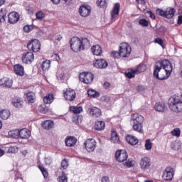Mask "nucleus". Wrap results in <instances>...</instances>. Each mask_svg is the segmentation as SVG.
Returning a JSON list of instances; mask_svg holds the SVG:
<instances>
[{"label": "nucleus", "mask_w": 182, "mask_h": 182, "mask_svg": "<svg viewBox=\"0 0 182 182\" xmlns=\"http://www.w3.org/2000/svg\"><path fill=\"white\" fill-rule=\"evenodd\" d=\"M26 96L28 103H35V94L33 92H28Z\"/></svg>", "instance_id": "nucleus-32"}, {"label": "nucleus", "mask_w": 182, "mask_h": 182, "mask_svg": "<svg viewBox=\"0 0 182 182\" xmlns=\"http://www.w3.org/2000/svg\"><path fill=\"white\" fill-rule=\"evenodd\" d=\"M70 110L75 113V114H77L83 112V108L82 107H70Z\"/></svg>", "instance_id": "nucleus-35"}, {"label": "nucleus", "mask_w": 182, "mask_h": 182, "mask_svg": "<svg viewBox=\"0 0 182 182\" xmlns=\"http://www.w3.org/2000/svg\"><path fill=\"white\" fill-rule=\"evenodd\" d=\"M126 140L129 144H131V146H136V144L139 143V139H137V138L133 135H127Z\"/></svg>", "instance_id": "nucleus-25"}, {"label": "nucleus", "mask_w": 182, "mask_h": 182, "mask_svg": "<svg viewBox=\"0 0 182 182\" xmlns=\"http://www.w3.org/2000/svg\"><path fill=\"white\" fill-rule=\"evenodd\" d=\"M143 122H144V117L139 114H133L131 117V124L135 132L143 134Z\"/></svg>", "instance_id": "nucleus-3"}, {"label": "nucleus", "mask_w": 182, "mask_h": 182, "mask_svg": "<svg viewBox=\"0 0 182 182\" xmlns=\"http://www.w3.org/2000/svg\"><path fill=\"white\" fill-rule=\"evenodd\" d=\"M173 72V65L168 60L157 61L154 67V76L159 80L167 79Z\"/></svg>", "instance_id": "nucleus-1"}, {"label": "nucleus", "mask_w": 182, "mask_h": 182, "mask_svg": "<svg viewBox=\"0 0 182 182\" xmlns=\"http://www.w3.org/2000/svg\"><path fill=\"white\" fill-rule=\"evenodd\" d=\"M119 52L121 58H129L132 53V47L127 43H122L119 45Z\"/></svg>", "instance_id": "nucleus-7"}, {"label": "nucleus", "mask_w": 182, "mask_h": 182, "mask_svg": "<svg viewBox=\"0 0 182 182\" xmlns=\"http://www.w3.org/2000/svg\"><path fill=\"white\" fill-rule=\"evenodd\" d=\"M84 144L85 145L86 150H87L89 153L95 151V149H96V141L94 139H87Z\"/></svg>", "instance_id": "nucleus-13"}, {"label": "nucleus", "mask_w": 182, "mask_h": 182, "mask_svg": "<svg viewBox=\"0 0 182 182\" xmlns=\"http://www.w3.org/2000/svg\"><path fill=\"white\" fill-rule=\"evenodd\" d=\"M64 97L69 102H73L76 99V92L72 89H67L66 92H64Z\"/></svg>", "instance_id": "nucleus-16"}, {"label": "nucleus", "mask_w": 182, "mask_h": 182, "mask_svg": "<svg viewBox=\"0 0 182 182\" xmlns=\"http://www.w3.org/2000/svg\"><path fill=\"white\" fill-rule=\"evenodd\" d=\"M11 116V112L8 109H3L0 112V117L3 120H7V119H9V117Z\"/></svg>", "instance_id": "nucleus-28"}, {"label": "nucleus", "mask_w": 182, "mask_h": 182, "mask_svg": "<svg viewBox=\"0 0 182 182\" xmlns=\"http://www.w3.org/2000/svg\"><path fill=\"white\" fill-rule=\"evenodd\" d=\"M43 102L46 105H50L53 102V95L49 94L47 96L44 97Z\"/></svg>", "instance_id": "nucleus-33"}, {"label": "nucleus", "mask_w": 182, "mask_h": 182, "mask_svg": "<svg viewBox=\"0 0 182 182\" xmlns=\"http://www.w3.org/2000/svg\"><path fill=\"white\" fill-rule=\"evenodd\" d=\"M6 14L8 12L6 11V9H1L0 10V22H5V18H6Z\"/></svg>", "instance_id": "nucleus-36"}, {"label": "nucleus", "mask_w": 182, "mask_h": 182, "mask_svg": "<svg viewBox=\"0 0 182 182\" xmlns=\"http://www.w3.org/2000/svg\"><path fill=\"white\" fill-rule=\"evenodd\" d=\"M38 168L41 171L43 177L45 178H46L48 177V171L46 170V168H45V167H43V166H42L41 165L38 166Z\"/></svg>", "instance_id": "nucleus-43"}, {"label": "nucleus", "mask_w": 182, "mask_h": 182, "mask_svg": "<svg viewBox=\"0 0 182 182\" xmlns=\"http://www.w3.org/2000/svg\"><path fill=\"white\" fill-rule=\"evenodd\" d=\"M112 55L113 56V58H117L119 59V58H122V55L120 54V51L117 52V51H113L112 53Z\"/></svg>", "instance_id": "nucleus-54"}, {"label": "nucleus", "mask_w": 182, "mask_h": 182, "mask_svg": "<svg viewBox=\"0 0 182 182\" xmlns=\"http://www.w3.org/2000/svg\"><path fill=\"white\" fill-rule=\"evenodd\" d=\"M18 136L20 139H29L31 137V132L26 128L18 130Z\"/></svg>", "instance_id": "nucleus-19"}, {"label": "nucleus", "mask_w": 182, "mask_h": 182, "mask_svg": "<svg viewBox=\"0 0 182 182\" xmlns=\"http://www.w3.org/2000/svg\"><path fill=\"white\" fill-rule=\"evenodd\" d=\"M63 37L62 36V35L58 34V35L55 36V42H60L61 39H63Z\"/></svg>", "instance_id": "nucleus-57"}, {"label": "nucleus", "mask_w": 182, "mask_h": 182, "mask_svg": "<svg viewBox=\"0 0 182 182\" xmlns=\"http://www.w3.org/2000/svg\"><path fill=\"white\" fill-rule=\"evenodd\" d=\"M154 43H158V45H160L163 49H164V41H163V39L161 38H157L154 40Z\"/></svg>", "instance_id": "nucleus-47"}, {"label": "nucleus", "mask_w": 182, "mask_h": 182, "mask_svg": "<svg viewBox=\"0 0 182 182\" xmlns=\"http://www.w3.org/2000/svg\"><path fill=\"white\" fill-rule=\"evenodd\" d=\"M127 157H129V155L127 154V151H126V150H118L115 153V159H117V161L119 163L126 161V160H127Z\"/></svg>", "instance_id": "nucleus-11"}, {"label": "nucleus", "mask_w": 182, "mask_h": 182, "mask_svg": "<svg viewBox=\"0 0 182 182\" xmlns=\"http://www.w3.org/2000/svg\"><path fill=\"white\" fill-rule=\"evenodd\" d=\"M68 166H69L68 160L64 159L61 161V167L64 168V170H66V168H68Z\"/></svg>", "instance_id": "nucleus-51"}, {"label": "nucleus", "mask_w": 182, "mask_h": 182, "mask_svg": "<svg viewBox=\"0 0 182 182\" xmlns=\"http://www.w3.org/2000/svg\"><path fill=\"white\" fill-rule=\"evenodd\" d=\"M93 79H95V75L92 73H82L80 74V80L82 82V83H85L86 85H90L92 82H93Z\"/></svg>", "instance_id": "nucleus-8"}, {"label": "nucleus", "mask_w": 182, "mask_h": 182, "mask_svg": "<svg viewBox=\"0 0 182 182\" xmlns=\"http://www.w3.org/2000/svg\"><path fill=\"white\" fill-rule=\"evenodd\" d=\"M171 147L173 150H180V148L181 147V142L175 141L171 143Z\"/></svg>", "instance_id": "nucleus-38"}, {"label": "nucleus", "mask_w": 182, "mask_h": 182, "mask_svg": "<svg viewBox=\"0 0 182 182\" xmlns=\"http://www.w3.org/2000/svg\"><path fill=\"white\" fill-rule=\"evenodd\" d=\"M50 68V60H45L42 63V69L43 70H48Z\"/></svg>", "instance_id": "nucleus-40"}, {"label": "nucleus", "mask_w": 182, "mask_h": 182, "mask_svg": "<svg viewBox=\"0 0 182 182\" xmlns=\"http://www.w3.org/2000/svg\"><path fill=\"white\" fill-rule=\"evenodd\" d=\"M12 80L9 78H5L1 81V86L4 87H12Z\"/></svg>", "instance_id": "nucleus-30"}, {"label": "nucleus", "mask_w": 182, "mask_h": 182, "mask_svg": "<svg viewBox=\"0 0 182 182\" xmlns=\"http://www.w3.org/2000/svg\"><path fill=\"white\" fill-rule=\"evenodd\" d=\"M77 141V139H76L74 136H68L65 139V145L68 147H73L75 144H76V142Z\"/></svg>", "instance_id": "nucleus-22"}, {"label": "nucleus", "mask_w": 182, "mask_h": 182, "mask_svg": "<svg viewBox=\"0 0 182 182\" xmlns=\"http://www.w3.org/2000/svg\"><path fill=\"white\" fill-rule=\"evenodd\" d=\"M94 66L97 69H106V68L109 66V64L107 63V61H106L105 60L101 59L97 60L94 63Z\"/></svg>", "instance_id": "nucleus-17"}, {"label": "nucleus", "mask_w": 182, "mask_h": 182, "mask_svg": "<svg viewBox=\"0 0 182 182\" xmlns=\"http://www.w3.org/2000/svg\"><path fill=\"white\" fill-rule=\"evenodd\" d=\"M9 23H16L19 21V14L13 11L8 15Z\"/></svg>", "instance_id": "nucleus-18"}, {"label": "nucleus", "mask_w": 182, "mask_h": 182, "mask_svg": "<svg viewBox=\"0 0 182 182\" xmlns=\"http://www.w3.org/2000/svg\"><path fill=\"white\" fill-rule=\"evenodd\" d=\"M52 58H53V59H54L57 62H58V60H60V57H59V55H58V54H53L52 55Z\"/></svg>", "instance_id": "nucleus-59"}, {"label": "nucleus", "mask_w": 182, "mask_h": 182, "mask_svg": "<svg viewBox=\"0 0 182 182\" xmlns=\"http://www.w3.org/2000/svg\"><path fill=\"white\" fill-rule=\"evenodd\" d=\"M103 87H104L105 89H106V90L109 89V88H110V83H109V82H105L104 83Z\"/></svg>", "instance_id": "nucleus-62"}, {"label": "nucleus", "mask_w": 182, "mask_h": 182, "mask_svg": "<svg viewBox=\"0 0 182 182\" xmlns=\"http://www.w3.org/2000/svg\"><path fill=\"white\" fill-rule=\"evenodd\" d=\"M91 12H92V7H90V6L82 5L79 9V14L83 18H86L87 16H89Z\"/></svg>", "instance_id": "nucleus-14"}, {"label": "nucleus", "mask_w": 182, "mask_h": 182, "mask_svg": "<svg viewBox=\"0 0 182 182\" xmlns=\"http://www.w3.org/2000/svg\"><path fill=\"white\" fill-rule=\"evenodd\" d=\"M119 12H120V4L117 3L114 6V9L111 12L112 20L114 19L117 15H119Z\"/></svg>", "instance_id": "nucleus-24"}, {"label": "nucleus", "mask_w": 182, "mask_h": 182, "mask_svg": "<svg viewBox=\"0 0 182 182\" xmlns=\"http://www.w3.org/2000/svg\"><path fill=\"white\" fill-rule=\"evenodd\" d=\"M151 147H153V143H151L150 139H146L145 141V149L151 150Z\"/></svg>", "instance_id": "nucleus-44"}, {"label": "nucleus", "mask_w": 182, "mask_h": 182, "mask_svg": "<svg viewBox=\"0 0 182 182\" xmlns=\"http://www.w3.org/2000/svg\"><path fill=\"white\" fill-rule=\"evenodd\" d=\"M102 182H110V180L109 179V176H103L102 178Z\"/></svg>", "instance_id": "nucleus-61"}, {"label": "nucleus", "mask_w": 182, "mask_h": 182, "mask_svg": "<svg viewBox=\"0 0 182 182\" xmlns=\"http://www.w3.org/2000/svg\"><path fill=\"white\" fill-rule=\"evenodd\" d=\"M154 109L156 112H164L166 110V104L164 102H157Z\"/></svg>", "instance_id": "nucleus-29"}, {"label": "nucleus", "mask_w": 182, "mask_h": 182, "mask_svg": "<svg viewBox=\"0 0 182 182\" xmlns=\"http://www.w3.org/2000/svg\"><path fill=\"white\" fill-rule=\"evenodd\" d=\"M36 16L37 19H39L40 21H42L45 18V14L42 11H38L36 14Z\"/></svg>", "instance_id": "nucleus-50"}, {"label": "nucleus", "mask_w": 182, "mask_h": 182, "mask_svg": "<svg viewBox=\"0 0 182 182\" xmlns=\"http://www.w3.org/2000/svg\"><path fill=\"white\" fill-rule=\"evenodd\" d=\"M146 69H147L146 65L139 64L134 69H131L128 71V73H125V76H127V77H128L129 79H132L134 77L135 75H139L140 73H142V72H144Z\"/></svg>", "instance_id": "nucleus-6"}, {"label": "nucleus", "mask_w": 182, "mask_h": 182, "mask_svg": "<svg viewBox=\"0 0 182 182\" xmlns=\"http://www.w3.org/2000/svg\"><path fill=\"white\" fill-rule=\"evenodd\" d=\"M26 10L28 11V14H33V10L31 7H26Z\"/></svg>", "instance_id": "nucleus-64"}, {"label": "nucleus", "mask_w": 182, "mask_h": 182, "mask_svg": "<svg viewBox=\"0 0 182 182\" xmlns=\"http://www.w3.org/2000/svg\"><path fill=\"white\" fill-rule=\"evenodd\" d=\"M24 32L29 33L31 31H33V26L31 25H26L23 27Z\"/></svg>", "instance_id": "nucleus-49"}, {"label": "nucleus", "mask_w": 182, "mask_h": 182, "mask_svg": "<svg viewBox=\"0 0 182 182\" xmlns=\"http://www.w3.org/2000/svg\"><path fill=\"white\" fill-rule=\"evenodd\" d=\"M14 68L16 75H18V76H23L25 73L23 66L21 65L20 64H17L14 65Z\"/></svg>", "instance_id": "nucleus-21"}, {"label": "nucleus", "mask_w": 182, "mask_h": 182, "mask_svg": "<svg viewBox=\"0 0 182 182\" xmlns=\"http://www.w3.org/2000/svg\"><path fill=\"white\" fill-rule=\"evenodd\" d=\"M105 127V122L97 121L95 122V130H104Z\"/></svg>", "instance_id": "nucleus-31"}, {"label": "nucleus", "mask_w": 182, "mask_h": 182, "mask_svg": "<svg viewBox=\"0 0 182 182\" xmlns=\"http://www.w3.org/2000/svg\"><path fill=\"white\" fill-rule=\"evenodd\" d=\"M119 136L117 135V133L115 132H112L111 134V141L112 143H119Z\"/></svg>", "instance_id": "nucleus-37"}, {"label": "nucleus", "mask_w": 182, "mask_h": 182, "mask_svg": "<svg viewBox=\"0 0 182 182\" xmlns=\"http://www.w3.org/2000/svg\"><path fill=\"white\" fill-rule=\"evenodd\" d=\"M44 160L46 166H50L53 163V159H52L51 156H46Z\"/></svg>", "instance_id": "nucleus-46"}, {"label": "nucleus", "mask_w": 182, "mask_h": 182, "mask_svg": "<svg viewBox=\"0 0 182 182\" xmlns=\"http://www.w3.org/2000/svg\"><path fill=\"white\" fill-rule=\"evenodd\" d=\"M181 132L180 131V129L176 128L171 131L172 136H176V137H180Z\"/></svg>", "instance_id": "nucleus-48"}, {"label": "nucleus", "mask_w": 182, "mask_h": 182, "mask_svg": "<svg viewBox=\"0 0 182 182\" xmlns=\"http://www.w3.org/2000/svg\"><path fill=\"white\" fill-rule=\"evenodd\" d=\"M102 100H104V102H105L106 103H109L110 102V97L107 96V95H105L102 97Z\"/></svg>", "instance_id": "nucleus-58"}, {"label": "nucleus", "mask_w": 182, "mask_h": 182, "mask_svg": "<svg viewBox=\"0 0 182 182\" xmlns=\"http://www.w3.org/2000/svg\"><path fill=\"white\" fill-rule=\"evenodd\" d=\"M156 14L159 15V16H162L163 18H166V19H171L173 16H174V14H176V10L174 8L168 7L166 10H163L161 9H157L156 10Z\"/></svg>", "instance_id": "nucleus-5"}, {"label": "nucleus", "mask_w": 182, "mask_h": 182, "mask_svg": "<svg viewBox=\"0 0 182 182\" xmlns=\"http://www.w3.org/2000/svg\"><path fill=\"white\" fill-rule=\"evenodd\" d=\"M182 24V16H179L178 17V25H181Z\"/></svg>", "instance_id": "nucleus-63"}, {"label": "nucleus", "mask_w": 182, "mask_h": 182, "mask_svg": "<svg viewBox=\"0 0 182 182\" xmlns=\"http://www.w3.org/2000/svg\"><path fill=\"white\" fill-rule=\"evenodd\" d=\"M97 5L100 8H106L107 6V0H97Z\"/></svg>", "instance_id": "nucleus-39"}, {"label": "nucleus", "mask_w": 182, "mask_h": 182, "mask_svg": "<svg viewBox=\"0 0 182 182\" xmlns=\"http://www.w3.org/2000/svg\"><path fill=\"white\" fill-rule=\"evenodd\" d=\"M41 126L46 130H50V129H53L55 123L52 120H46L41 124Z\"/></svg>", "instance_id": "nucleus-23"}, {"label": "nucleus", "mask_w": 182, "mask_h": 182, "mask_svg": "<svg viewBox=\"0 0 182 182\" xmlns=\"http://www.w3.org/2000/svg\"><path fill=\"white\" fill-rule=\"evenodd\" d=\"M173 177H174V171L173 170V168L168 167L164 171L162 174V178L164 180H166V181H171Z\"/></svg>", "instance_id": "nucleus-10"}, {"label": "nucleus", "mask_w": 182, "mask_h": 182, "mask_svg": "<svg viewBox=\"0 0 182 182\" xmlns=\"http://www.w3.org/2000/svg\"><path fill=\"white\" fill-rule=\"evenodd\" d=\"M139 166L141 170H147V168H149L150 166H151V162L150 161L149 158L147 156H144L141 159Z\"/></svg>", "instance_id": "nucleus-15"}, {"label": "nucleus", "mask_w": 182, "mask_h": 182, "mask_svg": "<svg viewBox=\"0 0 182 182\" xmlns=\"http://www.w3.org/2000/svg\"><path fill=\"white\" fill-rule=\"evenodd\" d=\"M92 53L96 56H100L102 55V47L99 45L93 46L91 48Z\"/></svg>", "instance_id": "nucleus-26"}, {"label": "nucleus", "mask_w": 182, "mask_h": 182, "mask_svg": "<svg viewBox=\"0 0 182 182\" xmlns=\"http://www.w3.org/2000/svg\"><path fill=\"white\" fill-rule=\"evenodd\" d=\"M90 114L91 116H92V117H100V116H102V110L96 107H94L90 109Z\"/></svg>", "instance_id": "nucleus-20"}, {"label": "nucleus", "mask_w": 182, "mask_h": 182, "mask_svg": "<svg viewBox=\"0 0 182 182\" xmlns=\"http://www.w3.org/2000/svg\"><path fill=\"white\" fill-rule=\"evenodd\" d=\"M13 106L14 107H16L17 109H21L22 106H23V100H22L21 98H16L13 100Z\"/></svg>", "instance_id": "nucleus-27"}, {"label": "nucleus", "mask_w": 182, "mask_h": 182, "mask_svg": "<svg viewBox=\"0 0 182 182\" xmlns=\"http://www.w3.org/2000/svg\"><path fill=\"white\" fill-rule=\"evenodd\" d=\"M87 95L90 97H99L100 96V94L97 92L95 91V90H89L87 91Z\"/></svg>", "instance_id": "nucleus-34"}, {"label": "nucleus", "mask_w": 182, "mask_h": 182, "mask_svg": "<svg viewBox=\"0 0 182 182\" xmlns=\"http://www.w3.org/2000/svg\"><path fill=\"white\" fill-rule=\"evenodd\" d=\"M9 136L13 138L19 137V130L16 129L9 132Z\"/></svg>", "instance_id": "nucleus-41"}, {"label": "nucleus", "mask_w": 182, "mask_h": 182, "mask_svg": "<svg viewBox=\"0 0 182 182\" xmlns=\"http://www.w3.org/2000/svg\"><path fill=\"white\" fill-rule=\"evenodd\" d=\"M57 77L58 79H60V80H63V79H65V73H58Z\"/></svg>", "instance_id": "nucleus-56"}, {"label": "nucleus", "mask_w": 182, "mask_h": 182, "mask_svg": "<svg viewBox=\"0 0 182 182\" xmlns=\"http://www.w3.org/2000/svg\"><path fill=\"white\" fill-rule=\"evenodd\" d=\"M70 46L73 52H80L90 48V41L87 38H79L78 37H73L70 41Z\"/></svg>", "instance_id": "nucleus-2"}, {"label": "nucleus", "mask_w": 182, "mask_h": 182, "mask_svg": "<svg viewBox=\"0 0 182 182\" xmlns=\"http://www.w3.org/2000/svg\"><path fill=\"white\" fill-rule=\"evenodd\" d=\"M147 14H149L150 18H151V19H156V16H154V14H153V12H151V11H148Z\"/></svg>", "instance_id": "nucleus-60"}, {"label": "nucleus", "mask_w": 182, "mask_h": 182, "mask_svg": "<svg viewBox=\"0 0 182 182\" xmlns=\"http://www.w3.org/2000/svg\"><path fill=\"white\" fill-rule=\"evenodd\" d=\"M38 110L40 113H43V114H45L48 113V110H49V109L46 107V105H40L38 107Z\"/></svg>", "instance_id": "nucleus-42"}, {"label": "nucleus", "mask_w": 182, "mask_h": 182, "mask_svg": "<svg viewBox=\"0 0 182 182\" xmlns=\"http://www.w3.org/2000/svg\"><path fill=\"white\" fill-rule=\"evenodd\" d=\"M27 48L28 50H32L35 53L39 52L41 50V42L38 39H33L28 43Z\"/></svg>", "instance_id": "nucleus-9"}, {"label": "nucleus", "mask_w": 182, "mask_h": 182, "mask_svg": "<svg viewBox=\"0 0 182 182\" xmlns=\"http://www.w3.org/2000/svg\"><path fill=\"white\" fill-rule=\"evenodd\" d=\"M9 153H18V147H16V146H10L9 149Z\"/></svg>", "instance_id": "nucleus-52"}, {"label": "nucleus", "mask_w": 182, "mask_h": 182, "mask_svg": "<svg viewBox=\"0 0 182 182\" xmlns=\"http://www.w3.org/2000/svg\"><path fill=\"white\" fill-rule=\"evenodd\" d=\"M168 106L172 112H182V102L178 99V96L173 95L168 100Z\"/></svg>", "instance_id": "nucleus-4"}, {"label": "nucleus", "mask_w": 182, "mask_h": 182, "mask_svg": "<svg viewBox=\"0 0 182 182\" xmlns=\"http://www.w3.org/2000/svg\"><path fill=\"white\" fill-rule=\"evenodd\" d=\"M21 59L23 63H26V65H31V63H32L35 59V55L32 52L24 53Z\"/></svg>", "instance_id": "nucleus-12"}, {"label": "nucleus", "mask_w": 182, "mask_h": 182, "mask_svg": "<svg viewBox=\"0 0 182 182\" xmlns=\"http://www.w3.org/2000/svg\"><path fill=\"white\" fill-rule=\"evenodd\" d=\"M58 181L60 182H68V176H66V173H62V175L58 178Z\"/></svg>", "instance_id": "nucleus-45"}, {"label": "nucleus", "mask_w": 182, "mask_h": 182, "mask_svg": "<svg viewBox=\"0 0 182 182\" xmlns=\"http://www.w3.org/2000/svg\"><path fill=\"white\" fill-rule=\"evenodd\" d=\"M139 23L141 25V26H149V21L146 19H141L139 21Z\"/></svg>", "instance_id": "nucleus-55"}, {"label": "nucleus", "mask_w": 182, "mask_h": 182, "mask_svg": "<svg viewBox=\"0 0 182 182\" xmlns=\"http://www.w3.org/2000/svg\"><path fill=\"white\" fill-rule=\"evenodd\" d=\"M124 166L126 167H133L134 166V163H133V161L129 159L127 161L125 162Z\"/></svg>", "instance_id": "nucleus-53"}]
</instances>
